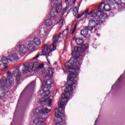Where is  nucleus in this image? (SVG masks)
<instances>
[{
    "label": "nucleus",
    "instance_id": "79ce46f5",
    "mask_svg": "<svg viewBox=\"0 0 125 125\" xmlns=\"http://www.w3.org/2000/svg\"><path fill=\"white\" fill-rule=\"evenodd\" d=\"M120 79H121V77H120V78L118 79L117 81H120Z\"/></svg>",
    "mask_w": 125,
    "mask_h": 125
},
{
    "label": "nucleus",
    "instance_id": "f257e3e1",
    "mask_svg": "<svg viewBox=\"0 0 125 125\" xmlns=\"http://www.w3.org/2000/svg\"><path fill=\"white\" fill-rule=\"evenodd\" d=\"M77 77H67V80L68 83L66 88L64 89L65 93L62 95V98L60 100V102L58 104L59 113H55V116L57 118V122L55 125H66V121H67V117L65 116V114L61 112L65 111V107L70 100V95L71 91H73V85L74 84H78L77 81H75Z\"/></svg>",
    "mask_w": 125,
    "mask_h": 125
},
{
    "label": "nucleus",
    "instance_id": "393cba45",
    "mask_svg": "<svg viewBox=\"0 0 125 125\" xmlns=\"http://www.w3.org/2000/svg\"><path fill=\"white\" fill-rule=\"evenodd\" d=\"M40 111H41V109H40V107H38L37 108L34 110V111H33V114H38V113H39Z\"/></svg>",
    "mask_w": 125,
    "mask_h": 125
},
{
    "label": "nucleus",
    "instance_id": "e433bc0d",
    "mask_svg": "<svg viewBox=\"0 0 125 125\" xmlns=\"http://www.w3.org/2000/svg\"><path fill=\"white\" fill-rule=\"evenodd\" d=\"M46 58L47 59V61L48 64H50V62L49 61V60H48V58L47 57V56L46 57Z\"/></svg>",
    "mask_w": 125,
    "mask_h": 125
},
{
    "label": "nucleus",
    "instance_id": "4468645a",
    "mask_svg": "<svg viewBox=\"0 0 125 125\" xmlns=\"http://www.w3.org/2000/svg\"><path fill=\"white\" fill-rule=\"evenodd\" d=\"M88 31H90L89 27L85 26V28L81 31V35L85 38V37L88 35Z\"/></svg>",
    "mask_w": 125,
    "mask_h": 125
},
{
    "label": "nucleus",
    "instance_id": "1a4fd4ad",
    "mask_svg": "<svg viewBox=\"0 0 125 125\" xmlns=\"http://www.w3.org/2000/svg\"><path fill=\"white\" fill-rule=\"evenodd\" d=\"M39 37L40 38H45L47 36V28H42L40 30L39 33Z\"/></svg>",
    "mask_w": 125,
    "mask_h": 125
},
{
    "label": "nucleus",
    "instance_id": "0eeeda50",
    "mask_svg": "<svg viewBox=\"0 0 125 125\" xmlns=\"http://www.w3.org/2000/svg\"><path fill=\"white\" fill-rule=\"evenodd\" d=\"M105 2H102L100 4L99 6L98 7V10H96L97 11H102V13L103 14L104 13H103V9L104 11L109 12L111 11L112 10V7H111V5L109 4H104Z\"/></svg>",
    "mask_w": 125,
    "mask_h": 125
},
{
    "label": "nucleus",
    "instance_id": "f704fd0d",
    "mask_svg": "<svg viewBox=\"0 0 125 125\" xmlns=\"http://www.w3.org/2000/svg\"><path fill=\"white\" fill-rule=\"evenodd\" d=\"M39 57H40V55L38 54L36 57L33 58V59H38V58H39Z\"/></svg>",
    "mask_w": 125,
    "mask_h": 125
},
{
    "label": "nucleus",
    "instance_id": "f8f14e48",
    "mask_svg": "<svg viewBox=\"0 0 125 125\" xmlns=\"http://www.w3.org/2000/svg\"><path fill=\"white\" fill-rule=\"evenodd\" d=\"M34 41L28 42L27 50L30 51V52H33V51H35V47L34 45Z\"/></svg>",
    "mask_w": 125,
    "mask_h": 125
},
{
    "label": "nucleus",
    "instance_id": "4be33fe9",
    "mask_svg": "<svg viewBox=\"0 0 125 125\" xmlns=\"http://www.w3.org/2000/svg\"><path fill=\"white\" fill-rule=\"evenodd\" d=\"M10 85H13L14 84V79L13 78L9 79Z\"/></svg>",
    "mask_w": 125,
    "mask_h": 125
},
{
    "label": "nucleus",
    "instance_id": "39448f33",
    "mask_svg": "<svg viewBox=\"0 0 125 125\" xmlns=\"http://www.w3.org/2000/svg\"><path fill=\"white\" fill-rule=\"evenodd\" d=\"M53 4L54 5L50 12V17H51V19H55L58 13H60V12H61V15L63 16V15H62V5L60 4V2L58 4V2L56 1Z\"/></svg>",
    "mask_w": 125,
    "mask_h": 125
},
{
    "label": "nucleus",
    "instance_id": "b1692460",
    "mask_svg": "<svg viewBox=\"0 0 125 125\" xmlns=\"http://www.w3.org/2000/svg\"><path fill=\"white\" fill-rule=\"evenodd\" d=\"M51 1V3H55V2H58V4H59V2H60V4H61V0H50Z\"/></svg>",
    "mask_w": 125,
    "mask_h": 125
},
{
    "label": "nucleus",
    "instance_id": "c03bdc74",
    "mask_svg": "<svg viewBox=\"0 0 125 125\" xmlns=\"http://www.w3.org/2000/svg\"><path fill=\"white\" fill-rule=\"evenodd\" d=\"M97 122V120H96L95 121V124H96V122Z\"/></svg>",
    "mask_w": 125,
    "mask_h": 125
},
{
    "label": "nucleus",
    "instance_id": "37998d69",
    "mask_svg": "<svg viewBox=\"0 0 125 125\" xmlns=\"http://www.w3.org/2000/svg\"><path fill=\"white\" fill-rule=\"evenodd\" d=\"M97 35H98L99 37V36H100V34H97Z\"/></svg>",
    "mask_w": 125,
    "mask_h": 125
},
{
    "label": "nucleus",
    "instance_id": "412c9836",
    "mask_svg": "<svg viewBox=\"0 0 125 125\" xmlns=\"http://www.w3.org/2000/svg\"><path fill=\"white\" fill-rule=\"evenodd\" d=\"M39 64L40 63H39V62H32L34 69H39Z\"/></svg>",
    "mask_w": 125,
    "mask_h": 125
},
{
    "label": "nucleus",
    "instance_id": "ea45409f",
    "mask_svg": "<svg viewBox=\"0 0 125 125\" xmlns=\"http://www.w3.org/2000/svg\"><path fill=\"white\" fill-rule=\"evenodd\" d=\"M71 9H72V8L70 7V9L68 10V13H69V12H70V11H71Z\"/></svg>",
    "mask_w": 125,
    "mask_h": 125
},
{
    "label": "nucleus",
    "instance_id": "9b49d317",
    "mask_svg": "<svg viewBox=\"0 0 125 125\" xmlns=\"http://www.w3.org/2000/svg\"><path fill=\"white\" fill-rule=\"evenodd\" d=\"M8 60L11 61V62H12L13 60H15V61H17V60H19V58L18 57V55H17L16 53L14 54H10L8 56Z\"/></svg>",
    "mask_w": 125,
    "mask_h": 125
},
{
    "label": "nucleus",
    "instance_id": "7ed1b4c3",
    "mask_svg": "<svg viewBox=\"0 0 125 125\" xmlns=\"http://www.w3.org/2000/svg\"><path fill=\"white\" fill-rule=\"evenodd\" d=\"M69 33V29L68 28L65 29L63 32L62 33H60L58 34H56L54 35L52 38V41L53 42L52 44L53 46V48L50 49L51 46L50 45H45L43 47V49L42 50V55H44L45 56L46 55H49V53L50 52H52V51H54L55 49H56V43L58 42V40H60L61 39V36H63V38H67V36H68V34Z\"/></svg>",
    "mask_w": 125,
    "mask_h": 125
},
{
    "label": "nucleus",
    "instance_id": "c85d7f7f",
    "mask_svg": "<svg viewBox=\"0 0 125 125\" xmlns=\"http://www.w3.org/2000/svg\"><path fill=\"white\" fill-rule=\"evenodd\" d=\"M89 10V9H87L85 11L83 12V15H85L86 13L88 12V11Z\"/></svg>",
    "mask_w": 125,
    "mask_h": 125
},
{
    "label": "nucleus",
    "instance_id": "bb28decb",
    "mask_svg": "<svg viewBox=\"0 0 125 125\" xmlns=\"http://www.w3.org/2000/svg\"><path fill=\"white\" fill-rule=\"evenodd\" d=\"M44 92L46 93L45 97L48 96V95L50 94V91L49 90H46Z\"/></svg>",
    "mask_w": 125,
    "mask_h": 125
},
{
    "label": "nucleus",
    "instance_id": "dca6fc26",
    "mask_svg": "<svg viewBox=\"0 0 125 125\" xmlns=\"http://www.w3.org/2000/svg\"><path fill=\"white\" fill-rule=\"evenodd\" d=\"M73 40L75 41V42H76V43L77 44V45H82V44L83 43V40L82 39H76L74 38L73 39Z\"/></svg>",
    "mask_w": 125,
    "mask_h": 125
},
{
    "label": "nucleus",
    "instance_id": "cd10ccee",
    "mask_svg": "<svg viewBox=\"0 0 125 125\" xmlns=\"http://www.w3.org/2000/svg\"><path fill=\"white\" fill-rule=\"evenodd\" d=\"M35 83H36V82H35V81H33L29 84V85L30 86H35Z\"/></svg>",
    "mask_w": 125,
    "mask_h": 125
},
{
    "label": "nucleus",
    "instance_id": "423d86ee",
    "mask_svg": "<svg viewBox=\"0 0 125 125\" xmlns=\"http://www.w3.org/2000/svg\"><path fill=\"white\" fill-rule=\"evenodd\" d=\"M0 87L1 90H0V98H1L2 96H4V93H7L8 92V88L10 87L9 86H7L5 83H4V80L3 79L0 80Z\"/></svg>",
    "mask_w": 125,
    "mask_h": 125
},
{
    "label": "nucleus",
    "instance_id": "2eb2a0df",
    "mask_svg": "<svg viewBox=\"0 0 125 125\" xmlns=\"http://www.w3.org/2000/svg\"><path fill=\"white\" fill-rule=\"evenodd\" d=\"M65 2L67 6H66V7L62 9V15H64V14H65V13H66V12H67V10L68 9V8L70 7V6L68 5H70V4H71V0H65Z\"/></svg>",
    "mask_w": 125,
    "mask_h": 125
},
{
    "label": "nucleus",
    "instance_id": "7c9ffc66",
    "mask_svg": "<svg viewBox=\"0 0 125 125\" xmlns=\"http://www.w3.org/2000/svg\"><path fill=\"white\" fill-rule=\"evenodd\" d=\"M43 64H39L38 65V69H42V68L43 67Z\"/></svg>",
    "mask_w": 125,
    "mask_h": 125
},
{
    "label": "nucleus",
    "instance_id": "6ab92c4d",
    "mask_svg": "<svg viewBox=\"0 0 125 125\" xmlns=\"http://www.w3.org/2000/svg\"><path fill=\"white\" fill-rule=\"evenodd\" d=\"M45 103H47L48 104V107H51V103H52V100L49 98L45 99L44 101Z\"/></svg>",
    "mask_w": 125,
    "mask_h": 125
},
{
    "label": "nucleus",
    "instance_id": "ddd939ff",
    "mask_svg": "<svg viewBox=\"0 0 125 125\" xmlns=\"http://www.w3.org/2000/svg\"><path fill=\"white\" fill-rule=\"evenodd\" d=\"M8 58L3 57L2 58V61H0V65L3 64V66H4V69H7V63L8 62Z\"/></svg>",
    "mask_w": 125,
    "mask_h": 125
},
{
    "label": "nucleus",
    "instance_id": "f03ea898",
    "mask_svg": "<svg viewBox=\"0 0 125 125\" xmlns=\"http://www.w3.org/2000/svg\"><path fill=\"white\" fill-rule=\"evenodd\" d=\"M104 16V14L101 10H93L85 15V17L88 18L87 27H89L90 32H92L93 29H95V31H97V29L95 28L100 24L99 19H102Z\"/></svg>",
    "mask_w": 125,
    "mask_h": 125
},
{
    "label": "nucleus",
    "instance_id": "a19ab883",
    "mask_svg": "<svg viewBox=\"0 0 125 125\" xmlns=\"http://www.w3.org/2000/svg\"><path fill=\"white\" fill-rule=\"evenodd\" d=\"M74 28H75V29H77V24H76V25H75Z\"/></svg>",
    "mask_w": 125,
    "mask_h": 125
},
{
    "label": "nucleus",
    "instance_id": "aec40b11",
    "mask_svg": "<svg viewBox=\"0 0 125 125\" xmlns=\"http://www.w3.org/2000/svg\"><path fill=\"white\" fill-rule=\"evenodd\" d=\"M50 111H51L50 109H48L45 108L44 109L42 110V113L43 115H45L46 114H48V113H49V112H50Z\"/></svg>",
    "mask_w": 125,
    "mask_h": 125
},
{
    "label": "nucleus",
    "instance_id": "c756f323",
    "mask_svg": "<svg viewBox=\"0 0 125 125\" xmlns=\"http://www.w3.org/2000/svg\"><path fill=\"white\" fill-rule=\"evenodd\" d=\"M74 12H78L79 11V8H78L77 7H74L73 9Z\"/></svg>",
    "mask_w": 125,
    "mask_h": 125
},
{
    "label": "nucleus",
    "instance_id": "9d476101",
    "mask_svg": "<svg viewBox=\"0 0 125 125\" xmlns=\"http://www.w3.org/2000/svg\"><path fill=\"white\" fill-rule=\"evenodd\" d=\"M52 83H53V81L51 79H48L44 83L45 85L44 86L43 83H42V87L44 88H51Z\"/></svg>",
    "mask_w": 125,
    "mask_h": 125
},
{
    "label": "nucleus",
    "instance_id": "58836bf2",
    "mask_svg": "<svg viewBox=\"0 0 125 125\" xmlns=\"http://www.w3.org/2000/svg\"><path fill=\"white\" fill-rule=\"evenodd\" d=\"M73 3L74 4L76 3V0H73Z\"/></svg>",
    "mask_w": 125,
    "mask_h": 125
},
{
    "label": "nucleus",
    "instance_id": "2f4dec72",
    "mask_svg": "<svg viewBox=\"0 0 125 125\" xmlns=\"http://www.w3.org/2000/svg\"><path fill=\"white\" fill-rule=\"evenodd\" d=\"M11 75V71H8V72H7V76L8 77H10Z\"/></svg>",
    "mask_w": 125,
    "mask_h": 125
},
{
    "label": "nucleus",
    "instance_id": "473e14b6",
    "mask_svg": "<svg viewBox=\"0 0 125 125\" xmlns=\"http://www.w3.org/2000/svg\"><path fill=\"white\" fill-rule=\"evenodd\" d=\"M83 15H83L82 13V14L78 15V16L77 17V19H80V18H82V16H83Z\"/></svg>",
    "mask_w": 125,
    "mask_h": 125
},
{
    "label": "nucleus",
    "instance_id": "f3484780",
    "mask_svg": "<svg viewBox=\"0 0 125 125\" xmlns=\"http://www.w3.org/2000/svg\"><path fill=\"white\" fill-rule=\"evenodd\" d=\"M53 19H48L46 20L45 21V25L47 27H49V26H51L52 25V20Z\"/></svg>",
    "mask_w": 125,
    "mask_h": 125
},
{
    "label": "nucleus",
    "instance_id": "a878e982",
    "mask_svg": "<svg viewBox=\"0 0 125 125\" xmlns=\"http://www.w3.org/2000/svg\"><path fill=\"white\" fill-rule=\"evenodd\" d=\"M123 0H115V3L116 4H121Z\"/></svg>",
    "mask_w": 125,
    "mask_h": 125
},
{
    "label": "nucleus",
    "instance_id": "20e7f679",
    "mask_svg": "<svg viewBox=\"0 0 125 125\" xmlns=\"http://www.w3.org/2000/svg\"><path fill=\"white\" fill-rule=\"evenodd\" d=\"M34 71V66H33V62L29 63L27 66L26 64H21L20 66L17 67L13 72L12 75L16 77V83L18 84L20 81V77L21 75L23 74H27L29 72Z\"/></svg>",
    "mask_w": 125,
    "mask_h": 125
},
{
    "label": "nucleus",
    "instance_id": "6e6552de",
    "mask_svg": "<svg viewBox=\"0 0 125 125\" xmlns=\"http://www.w3.org/2000/svg\"><path fill=\"white\" fill-rule=\"evenodd\" d=\"M17 47L19 49L20 54H24L28 50V48L25 45L18 44H17Z\"/></svg>",
    "mask_w": 125,
    "mask_h": 125
},
{
    "label": "nucleus",
    "instance_id": "5701e85b",
    "mask_svg": "<svg viewBox=\"0 0 125 125\" xmlns=\"http://www.w3.org/2000/svg\"><path fill=\"white\" fill-rule=\"evenodd\" d=\"M48 73L50 74L51 76L52 77L53 75V71H52V69L51 68H49L48 69Z\"/></svg>",
    "mask_w": 125,
    "mask_h": 125
},
{
    "label": "nucleus",
    "instance_id": "72a5a7b5",
    "mask_svg": "<svg viewBox=\"0 0 125 125\" xmlns=\"http://www.w3.org/2000/svg\"><path fill=\"white\" fill-rule=\"evenodd\" d=\"M109 2L112 3L113 4H115V0H109Z\"/></svg>",
    "mask_w": 125,
    "mask_h": 125
},
{
    "label": "nucleus",
    "instance_id": "c9c22d12",
    "mask_svg": "<svg viewBox=\"0 0 125 125\" xmlns=\"http://www.w3.org/2000/svg\"><path fill=\"white\" fill-rule=\"evenodd\" d=\"M48 77H52V76H51L50 75V74L48 73H48H47L46 74V75H45V77L46 78H48Z\"/></svg>",
    "mask_w": 125,
    "mask_h": 125
},
{
    "label": "nucleus",
    "instance_id": "a211bd4d",
    "mask_svg": "<svg viewBox=\"0 0 125 125\" xmlns=\"http://www.w3.org/2000/svg\"><path fill=\"white\" fill-rule=\"evenodd\" d=\"M34 44H35V45H41V40L38 38H35L33 41Z\"/></svg>",
    "mask_w": 125,
    "mask_h": 125
},
{
    "label": "nucleus",
    "instance_id": "4c0bfd02",
    "mask_svg": "<svg viewBox=\"0 0 125 125\" xmlns=\"http://www.w3.org/2000/svg\"><path fill=\"white\" fill-rule=\"evenodd\" d=\"M76 29H77V28H75L74 27V29H73L72 32V35H73V34H74V33H75V31H76Z\"/></svg>",
    "mask_w": 125,
    "mask_h": 125
},
{
    "label": "nucleus",
    "instance_id": "a18cd8bd",
    "mask_svg": "<svg viewBox=\"0 0 125 125\" xmlns=\"http://www.w3.org/2000/svg\"><path fill=\"white\" fill-rule=\"evenodd\" d=\"M57 63L56 62H55L54 63V65H56Z\"/></svg>",
    "mask_w": 125,
    "mask_h": 125
}]
</instances>
